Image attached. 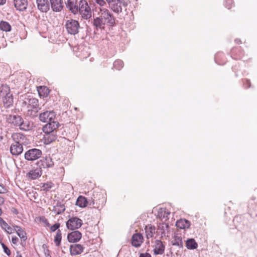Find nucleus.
Masks as SVG:
<instances>
[{"mask_svg":"<svg viewBox=\"0 0 257 257\" xmlns=\"http://www.w3.org/2000/svg\"><path fill=\"white\" fill-rule=\"evenodd\" d=\"M40 120L44 122H48L55 119V113L53 111H46L39 115Z\"/></svg>","mask_w":257,"mask_h":257,"instance_id":"9","label":"nucleus"},{"mask_svg":"<svg viewBox=\"0 0 257 257\" xmlns=\"http://www.w3.org/2000/svg\"><path fill=\"white\" fill-rule=\"evenodd\" d=\"M2 213V211L1 208H0V215H1Z\"/></svg>","mask_w":257,"mask_h":257,"instance_id":"51","label":"nucleus"},{"mask_svg":"<svg viewBox=\"0 0 257 257\" xmlns=\"http://www.w3.org/2000/svg\"><path fill=\"white\" fill-rule=\"evenodd\" d=\"M44 248V252L45 254V257H51L50 253V250L46 247L43 245Z\"/></svg>","mask_w":257,"mask_h":257,"instance_id":"39","label":"nucleus"},{"mask_svg":"<svg viewBox=\"0 0 257 257\" xmlns=\"http://www.w3.org/2000/svg\"><path fill=\"white\" fill-rule=\"evenodd\" d=\"M51 9L54 12H59L63 8L62 0H50Z\"/></svg>","mask_w":257,"mask_h":257,"instance_id":"16","label":"nucleus"},{"mask_svg":"<svg viewBox=\"0 0 257 257\" xmlns=\"http://www.w3.org/2000/svg\"><path fill=\"white\" fill-rule=\"evenodd\" d=\"M19 241V238L17 236H13L12 238V242L14 244H17Z\"/></svg>","mask_w":257,"mask_h":257,"instance_id":"45","label":"nucleus"},{"mask_svg":"<svg viewBox=\"0 0 257 257\" xmlns=\"http://www.w3.org/2000/svg\"><path fill=\"white\" fill-rule=\"evenodd\" d=\"M0 29L3 31L10 32L11 26L8 22L2 21L0 22Z\"/></svg>","mask_w":257,"mask_h":257,"instance_id":"32","label":"nucleus"},{"mask_svg":"<svg viewBox=\"0 0 257 257\" xmlns=\"http://www.w3.org/2000/svg\"><path fill=\"white\" fill-rule=\"evenodd\" d=\"M82 224V220L76 217L70 218L66 222L67 227L70 230L78 229L81 226Z\"/></svg>","mask_w":257,"mask_h":257,"instance_id":"7","label":"nucleus"},{"mask_svg":"<svg viewBox=\"0 0 257 257\" xmlns=\"http://www.w3.org/2000/svg\"><path fill=\"white\" fill-rule=\"evenodd\" d=\"M8 121L15 126H19L21 130L25 131L31 130L33 127L32 123L28 121H25L22 116L19 115H10Z\"/></svg>","mask_w":257,"mask_h":257,"instance_id":"3","label":"nucleus"},{"mask_svg":"<svg viewBox=\"0 0 257 257\" xmlns=\"http://www.w3.org/2000/svg\"><path fill=\"white\" fill-rule=\"evenodd\" d=\"M186 247L188 249H196L198 244L195 240L193 238L189 239L186 240Z\"/></svg>","mask_w":257,"mask_h":257,"instance_id":"30","label":"nucleus"},{"mask_svg":"<svg viewBox=\"0 0 257 257\" xmlns=\"http://www.w3.org/2000/svg\"><path fill=\"white\" fill-rule=\"evenodd\" d=\"M16 257H22V256L21 254L18 252Z\"/></svg>","mask_w":257,"mask_h":257,"instance_id":"49","label":"nucleus"},{"mask_svg":"<svg viewBox=\"0 0 257 257\" xmlns=\"http://www.w3.org/2000/svg\"><path fill=\"white\" fill-rule=\"evenodd\" d=\"M165 250V245L160 240H157L155 242L154 248L153 249L155 254H162Z\"/></svg>","mask_w":257,"mask_h":257,"instance_id":"20","label":"nucleus"},{"mask_svg":"<svg viewBox=\"0 0 257 257\" xmlns=\"http://www.w3.org/2000/svg\"><path fill=\"white\" fill-rule=\"evenodd\" d=\"M139 257H152V256L150 253H149L148 252H145V253H141L140 254Z\"/></svg>","mask_w":257,"mask_h":257,"instance_id":"44","label":"nucleus"},{"mask_svg":"<svg viewBox=\"0 0 257 257\" xmlns=\"http://www.w3.org/2000/svg\"><path fill=\"white\" fill-rule=\"evenodd\" d=\"M226 3L228 4H232V0H226Z\"/></svg>","mask_w":257,"mask_h":257,"instance_id":"48","label":"nucleus"},{"mask_svg":"<svg viewBox=\"0 0 257 257\" xmlns=\"http://www.w3.org/2000/svg\"><path fill=\"white\" fill-rule=\"evenodd\" d=\"M95 201L94 199H92L91 201L89 202L85 197L80 196L77 198L76 204L82 208L85 207L87 204H89L93 208H98V206L95 205Z\"/></svg>","mask_w":257,"mask_h":257,"instance_id":"8","label":"nucleus"},{"mask_svg":"<svg viewBox=\"0 0 257 257\" xmlns=\"http://www.w3.org/2000/svg\"><path fill=\"white\" fill-rule=\"evenodd\" d=\"M23 103L27 105V107L39 108V101L38 100L35 98H26Z\"/></svg>","mask_w":257,"mask_h":257,"instance_id":"15","label":"nucleus"},{"mask_svg":"<svg viewBox=\"0 0 257 257\" xmlns=\"http://www.w3.org/2000/svg\"><path fill=\"white\" fill-rule=\"evenodd\" d=\"M1 245L4 249V252L8 255H10L11 253V250L4 243L1 242Z\"/></svg>","mask_w":257,"mask_h":257,"instance_id":"38","label":"nucleus"},{"mask_svg":"<svg viewBox=\"0 0 257 257\" xmlns=\"http://www.w3.org/2000/svg\"><path fill=\"white\" fill-rule=\"evenodd\" d=\"M7 192V188L4 185L0 184V193H6Z\"/></svg>","mask_w":257,"mask_h":257,"instance_id":"40","label":"nucleus"},{"mask_svg":"<svg viewBox=\"0 0 257 257\" xmlns=\"http://www.w3.org/2000/svg\"><path fill=\"white\" fill-rule=\"evenodd\" d=\"M106 1V2L108 4V3H110L111 1H112V0H105Z\"/></svg>","mask_w":257,"mask_h":257,"instance_id":"50","label":"nucleus"},{"mask_svg":"<svg viewBox=\"0 0 257 257\" xmlns=\"http://www.w3.org/2000/svg\"><path fill=\"white\" fill-rule=\"evenodd\" d=\"M0 221H2L1 226L7 233L10 234L12 233V228L8 224L5 222L2 218H0Z\"/></svg>","mask_w":257,"mask_h":257,"instance_id":"35","label":"nucleus"},{"mask_svg":"<svg viewBox=\"0 0 257 257\" xmlns=\"http://www.w3.org/2000/svg\"><path fill=\"white\" fill-rule=\"evenodd\" d=\"M14 227L18 235L22 240L25 241L27 238L26 232L19 226L15 225L14 226Z\"/></svg>","mask_w":257,"mask_h":257,"instance_id":"28","label":"nucleus"},{"mask_svg":"<svg viewBox=\"0 0 257 257\" xmlns=\"http://www.w3.org/2000/svg\"><path fill=\"white\" fill-rule=\"evenodd\" d=\"M143 242V236L141 233H135L132 237V245L138 247H140Z\"/></svg>","mask_w":257,"mask_h":257,"instance_id":"17","label":"nucleus"},{"mask_svg":"<svg viewBox=\"0 0 257 257\" xmlns=\"http://www.w3.org/2000/svg\"><path fill=\"white\" fill-rule=\"evenodd\" d=\"M39 109V108L27 107L26 114L27 115L32 117H35L37 116V113L38 112Z\"/></svg>","mask_w":257,"mask_h":257,"instance_id":"33","label":"nucleus"},{"mask_svg":"<svg viewBox=\"0 0 257 257\" xmlns=\"http://www.w3.org/2000/svg\"><path fill=\"white\" fill-rule=\"evenodd\" d=\"M173 245H176L180 248H182L183 246V241L182 240V238L180 236L175 235L174 237V239L173 242Z\"/></svg>","mask_w":257,"mask_h":257,"instance_id":"34","label":"nucleus"},{"mask_svg":"<svg viewBox=\"0 0 257 257\" xmlns=\"http://www.w3.org/2000/svg\"><path fill=\"white\" fill-rule=\"evenodd\" d=\"M145 229L146 236L148 239L152 238L156 232L155 227L151 224L146 226Z\"/></svg>","mask_w":257,"mask_h":257,"instance_id":"24","label":"nucleus"},{"mask_svg":"<svg viewBox=\"0 0 257 257\" xmlns=\"http://www.w3.org/2000/svg\"><path fill=\"white\" fill-rule=\"evenodd\" d=\"M13 94L10 93H8L3 99L4 105L7 107H10L13 105Z\"/></svg>","mask_w":257,"mask_h":257,"instance_id":"29","label":"nucleus"},{"mask_svg":"<svg viewBox=\"0 0 257 257\" xmlns=\"http://www.w3.org/2000/svg\"><path fill=\"white\" fill-rule=\"evenodd\" d=\"M65 28L69 34L75 35L79 33L80 26L78 21L70 19L66 21Z\"/></svg>","mask_w":257,"mask_h":257,"instance_id":"5","label":"nucleus"},{"mask_svg":"<svg viewBox=\"0 0 257 257\" xmlns=\"http://www.w3.org/2000/svg\"><path fill=\"white\" fill-rule=\"evenodd\" d=\"M176 225L180 229L188 228L190 226V222L185 219H180L177 221Z\"/></svg>","mask_w":257,"mask_h":257,"instance_id":"23","label":"nucleus"},{"mask_svg":"<svg viewBox=\"0 0 257 257\" xmlns=\"http://www.w3.org/2000/svg\"><path fill=\"white\" fill-rule=\"evenodd\" d=\"M65 210L64 204L58 203L56 205L54 206L51 210L55 214H60L62 213Z\"/></svg>","mask_w":257,"mask_h":257,"instance_id":"27","label":"nucleus"},{"mask_svg":"<svg viewBox=\"0 0 257 257\" xmlns=\"http://www.w3.org/2000/svg\"><path fill=\"white\" fill-rule=\"evenodd\" d=\"M60 124L58 122L53 120L48 122L43 127V131L45 133H50L55 132L54 131L58 128Z\"/></svg>","mask_w":257,"mask_h":257,"instance_id":"10","label":"nucleus"},{"mask_svg":"<svg viewBox=\"0 0 257 257\" xmlns=\"http://www.w3.org/2000/svg\"><path fill=\"white\" fill-rule=\"evenodd\" d=\"M159 229L161 233V237H167L169 234V226L167 223H162L159 227Z\"/></svg>","mask_w":257,"mask_h":257,"instance_id":"26","label":"nucleus"},{"mask_svg":"<svg viewBox=\"0 0 257 257\" xmlns=\"http://www.w3.org/2000/svg\"><path fill=\"white\" fill-rule=\"evenodd\" d=\"M98 16L94 18L92 22L93 26L98 29H104L105 26H112L115 24V18L107 9L100 8Z\"/></svg>","mask_w":257,"mask_h":257,"instance_id":"1","label":"nucleus"},{"mask_svg":"<svg viewBox=\"0 0 257 257\" xmlns=\"http://www.w3.org/2000/svg\"><path fill=\"white\" fill-rule=\"evenodd\" d=\"M4 202V199L3 197L0 196V205L3 204Z\"/></svg>","mask_w":257,"mask_h":257,"instance_id":"46","label":"nucleus"},{"mask_svg":"<svg viewBox=\"0 0 257 257\" xmlns=\"http://www.w3.org/2000/svg\"><path fill=\"white\" fill-rule=\"evenodd\" d=\"M14 5L17 10L23 11L27 9V0H14Z\"/></svg>","mask_w":257,"mask_h":257,"instance_id":"22","label":"nucleus"},{"mask_svg":"<svg viewBox=\"0 0 257 257\" xmlns=\"http://www.w3.org/2000/svg\"><path fill=\"white\" fill-rule=\"evenodd\" d=\"M79 12L81 17L85 20L91 18V10L85 0H79L77 7V13Z\"/></svg>","mask_w":257,"mask_h":257,"instance_id":"4","label":"nucleus"},{"mask_svg":"<svg viewBox=\"0 0 257 257\" xmlns=\"http://www.w3.org/2000/svg\"><path fill=\"white\" fill-rule=\"evenodd\" d=\"M6 2V0H0V5H4Z\"/></svg>","mask_w":257,"mask_h":257,"instance_id":"47","label":"nucleus"},{"mask_svg":"<svg viewBox=\"0 0 257 257\" xmlns=\"http://www.w3.org/2000/svg\"><path fill=\"white\" fill-rule=\"evenodd\" d=\"M42 154L41 150L36 148L31 149L25 153L24 157L28 161H33L40 158Z\"/></svg>","mask_w":257,"mask_h":257,"instance_id":"6","label":"nucleus"},{"mask_svg":"<svg viewBox=\"0 0 257 257\" xmlns=\"http://www.w3.org/2000/svg\"><path fill=\"white\" fill-rule=\"evenodd\" d=\"M51 188V186L49 185L48 184H44L42 186V188L44 190H48Z\"/></svg>","mask_w":257,"mask_h":257,"instance_id":"43","label":"nucleus"},{"mask_svg":"<svg viewBox=\"0 0 257 257\" xmlns=\"http://www.w3.org/2000/svg\"><path fill=\"white\" fill-rule=\"evenodd\" d=\"M123 66V63L120 60H117L113 63V67L116 70H120Z\"/></svg>","mask_w":257,"mask_h":257,"instance_id":"37","label":"nucleus"},{"mask_svg":"<svg viewBox=\"0 0 257 257\" xmlns=\"http://www.w3.org/2000/svg\"><path fill=\"white\" fill-rule=\"evenodd\" d=\"M46 135L44 137L45 143L46 144H50L55 141L57 138L56 132H52L50 133H46Z\"/></svg>","mask_w":257,"mask_h":257,"instance_id":"25","label":"nucleus"},{"mask_svg":"<svg viewBox=\"0 0 257 257\" xmlns=\"http://www.w3.org/2000/svg\"><path fill=\"white\" fill-rule=\"evenodd\" d=\"M38 165L43 168H50L54 166V162L51 157H46L43 158L40 161L38 162Z\"/></svg>","mask_w":257,"mask_h":257,"instance_id":"12","label":"nucleus"},{"mask_svg":"<svg viewBox=\"0 0 257 257\" xmlns=\"http://www.w3.org/2000/svg\"><path fill=\"white\" fill-rule=\"evenodd\" d=\"M38 9L42 13H47L50 10L48 0H36Z\"/></svg>","mask_w":257,"mask_h":257,"instance_id":"11","label":"nucleus"},{"mask_svg":"<svg viewBox=\"0 0 257 257\" xmlns=\"http://www.w3.org/2000/svg\"><path fill=\"white\" fill-rule=\"evenodd\" d=\"M109 7L114 12L116 13H119L122 12L121 3L120 0H112L110 3L108 4Z\"/></svg>","mask_w":257,"mask_h":257,"instance_id":"14","label":"nucleus"},{"mask_svg":"<svg viewBox=\"0 0 257 257\" xmlns=\"http://www.w3.org/2000/svg\"><path fill=\"white\" fill-rule=\"evenodd\" d=\"M15 143L11 145L10 152L13 155L18 156L23 151L24 141L26 137L21 134H15L12 136Z\"/></svg>","mask_w":257,"mask_h":257,"instance_id":"2","label":"nucleus"},{"mask_svg":"<svg viewBox=\"0 0 257 257\" xmlns=\"http://www.w3.org/2000/svg\"><path fill=\"white\" fill-rule=\"evenodd\" d=\"M60 227V223H55L53 225H52L51 227V230L52 231H55V230H56L57 229H58V228Z\"/></svg>","mask_w":257,"mask_h":257,"instance_id":"41","label":"nucleus"},{"mask_svg":"<svg viewBox=\"0 0 257 257\" xmlns=\"http://www.w3.org/2000/svg\"><path fill=\"white\" fill-rule=\"evenodd\" d=\"M38 91L40 96H46L49 93V89L46 86H41L38 87Z\"/></svg>","mask_w":257,"mask_h":257,"instance_id":"31","label":"nucleus"},{"mask_svg":"<svg viewBox=\"0 0 257 257\" xmlns=\"http://www.w3.org/2000/svg\"><path fill=\"white\" fill-rule=\"evenodd\" d=\"M82 237L81 233L79 231H74L69 233L67 239L69 242H76L78 241Z\"/></svg>","mask_w":257,"mask_h":257,"instance_id":"18","label":"nucleus"},{"mask_svg":"<svg viewBox=\"0 0 257 257\" xmlns=\"http://www.w3.org/2000/svg\"><path fill=\"white\" fill-rule=\"evenodd\" d=\"M95 2L100 6L102 7L105 5L106 2L104 0H94Z\"/></svg>","mask_w":257,"mask_h":257,"instance_id":"42","label":"nucleus"},{"mask_svg":"<svg viewBox=\"0 0 257 257\" xmlns=\"http://www.w3.org/2000/svg\"><path fill=\"white\" fill-rule=\"evenodd\" d=\"M62 239V234L60 229L57 231L56 235L55 237L54 242L56 246H58L60 245Z\"/></svg>","mask_w":257,"mask_h":257,"instance_id":"36","label":"nucleus"},{"mask_svg":"<svg viewBox=\"0 0 257 257\" xmlns=\"http://www.w3.org/2000/svg\"><path fill=\"white\" fill-rule=\"evenodd\" d=\"M42 175V171L39 168H37L34 170H32L29 172L26 177L31 180H35Z\"/></svg>","mask_w":257,"mask_h":257,"instance_id":"21","label":"nucleus"},{"mask_svg":"<svg viewBox=\"0 0 257 257\" xmlns=\"http://www.w3.org/2000/svg\"><path fill=\"white\" fill-rule=\"evenodd\" d=\"M78 2V0H66L65 4L67 9L74 14H76L77 13Z\"/></svg>","mask_w":257,"mask_h":257,"instance_id":"13","label":"nucleus"},{"mask_svg":"<svg viewBox=\"0 0 257 257\" xmlns=\"http://www.w3.org/2000/svg\"><path fill=\"white\" fill-rule=\"evenodd\" d=\"M84 250V247L80 244H73L70 246L71 255H76L81 254Z\"/></svg>","mask_w":257,"mask_h":257,"instance_id":"19","label":"nucleus"}]
</instances>
